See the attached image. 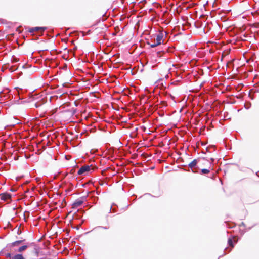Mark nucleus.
<instances>
[{"instance_id":"obj_1","label":"nucleus","mask_w":259,"mask_h":259,"mask_svg":"<svg viewBox=\"0 0 259 259\" xmlns=\"http://www.w3.org/2000/svg\"><path fill=\"white\" fill-rule=\"evenodd\" d=\"M67 82H66V107H71V109H66V123L73 121L71 117L74 115L76 112V109L74 106L76 107L77 99L75 98V96L77 95L67 87Z\"/></svg>"},{"instance_id":"obj_2","label":"nucleus","mask_w":259,"mask_h":259,"mask_svg":"<svg viewBox=\"0 0 259 259\" xmlns=\"http://www.w3.org/2000/svg\"><path fill=\"white\" fill-rule=\"evenodd\" d=\"M167 35V33L165 31H159L157 34L155 35L156 38L154 42L151 44L148 42V44L150 45L151 48H155L161 44H164L165 39L163 38L164 36Z\"/></svg>"},{"instance_id":"obj_3","label":"nucleus","mask_w":259,"mask_h":259,"mask_svg":"<svg viewBox=\"0 0 259 259\" xmlns=\"http://www.w3.org/2000/svg\"><path fill=\"white\" fill-rule=\"evenodd\" d=\"M76 165V163L74 158H71L70 156L66 155V166L68 167L66 169V176L68 173V170L71 168L70 172H72L74 170V167Z\"/></svg>"},{"instance_id":"obj_4","label":"nucleus","mask_w":259,"mask_h":259,"mask_svg":"<svg viewBox=\"0 0 259 259\" xmlns=\"http://www.w3.org/2000/svg\"><path fill=\"white\" fill-rule=\"evenodd\" d=\"M24 241V240H18L11 243H9L7 245L6 248L8 250L10 251V252H14V248L18 249L20 245Z\"/></svg>"},{"instance_id":"obj_5","label":"nucleus","mask_w":259,"mask_h":259,"mask_svg":"<svg viewBox=\"0 0 259 259\" xmlns=\"http://www.w3.org/2000/svg\"><path fill=\"white\" fill-rule=\"evenodd\" d=\"M200 161V159H194L191 162L188 164L189 168L191 169L193 173L198 172L199 168L197 166V163Z\"/></svg>"},{"instance_id":"obj_6","label":"nucleus","mask_w":259,"mask_h":259,"mask_svg":"<svg viewBox=\"0 0 259 259\" xmlns=\"http://www.w3.org/2000/svg\"><path fill=\"white\" fill-rule=\"evenodd\" d=\"M91 170H93L91 168V166L84 165L81 166L78 170L77 173L79 175H88Z\"/></svg>"},{"instance_id":"obj_7","label":"nucleus","mask_w":259,"mask_h":259,"mask_svg":"<svg viewBox=\"0 0 259 259\" xmlns=\"http://www.w3.org/2000/svg\"><path fill=\"white\" fill-rule=\"evenodd\" d=\"M6 257L11 259H25L22 254L18 253L12 256L10 252L6 254Z\"/></svg>"},{"instance_id":"obj_8","label":"nucleus","mask_w":259,"mask_h":259,"mask_svg":"<svg viewBox=\"0 0 259 259\" xmlns=\"http://www.w3.org/2000/svg\"><path fill=\"white\" fill-rule=\"evenodd\" d=\"M11 198V195L8 193H4L0 194V200L4 201H6L10 200Z\"/></svg>"},{"instance_id":"obj_9","label":"nucleus","mask_w":259,"mask_h":259,"mask_svg":"<svg viewBox=\"0 0 259 259\" xmlns=\"http://www.w3.org/2000/svg\"><path fill=\"white\" fill-rule=\"evenodd\" d=\"M28 248L27 245H22L18 248V249L14 248V252H22L23 251L25 250Z\"/></svg>"},{"instance_id":"obj_10","label":"nucleus","mask_w":259,"mask_h":259,"mask_svg":"<svg viewBox=\"0 0 259 259\" xmlns=\"http://www.w3.org/2000/svg\"><path fill=\"white\" fill-rule=\"evenodd\" d=\"M85 199V198H82L80 199H77L74 202V204L76 206H79L83 203Z\"/></svg>"},{"instance_id":"obj_11","label":"nucleus","mask_w":259,"mask_h":259,"mask_svg":"<svg viewBox=\"0 0 259 259\" xmlns=\"http://www.w3.org/2000/svg\"><path fill=\"white\" fill-rule=\"evenodd\" d=\"M45 29H46V28H45V27H33V28H31L30 29L29 31L30 32H33L35 31H37L39 30H42L44 31Z\"/></svg>"},{"instance_id":"obj_12","label":"nucleus","mask_w":259,"mask_h":259,"mask_svg":"<svg viewBox=\"0 0 259 259\" xmlns=\"http://www.w3.org/2000/svg\"><path fill=\"white\" fill-rule=\"evenodd\" d=\"M201 171L202 174H208L210 172V170L208 169L204 168L202 169Z\"/></svg>"},{"instance_id":"obj_13","label":"nucleus","mask_w":259,"mask_h":259,"mask_svg":"<svg viewBox=\"0 0 259 259\" xmlns=\"http://www.w3.org/2000/svg\"><path fill=\"white\" fill-rule=\"evenodd\" d=\"M228 243L229 245L230 246H231L232 248L234 247V245L233 244V241L231 238H229L228 240Z\"/></svg>"},{"instance_id":"obj_14","label":"nucleus","mask_w":259,"mask_h":259,"mask_svg":"<svg viewBox=\"0 0 259 259\" xmlns=\"http://www.w3.org/2000/svg\"><path fill=\"white\" fill-rule=\"evenodd\" d=\"M65 232H66V236H68L69 232H68V229H67L66 227Z\"/></svg>"},{"instance_id":"obj_15","label":"nucleus","mask_w":259,"mask_h":259,"mask_svg":"<svg viewBox=\"0 0 259 259\" xmlns=\"http://www.w3.org/2000/svg\"><path fill=\"white\" fill-rule=\"evenodd\" d=\"M65 192H66V195H67L68 194V190L66 189Z\"/></svg>"},{"instance_id":"obj_16","label":"nucleus","mask_w":259,"mask_h":259,"mask_svg":"<svg viewBox=\"0 0 259 259\" xmlns=\"http://www.w3.org/2000/svg\"><path fill=\"white\" fill-rule=\"evenodd\" d=\"M68 222H69V223L71 222V219L70 218H69L68 219Z\"/></svg>"},{"instance_id":"obj_17","label":"nucleus","mask_w":259,"mask_h":259,"mask_svg":"<svg viewBox=\"0 0 259 259\" xmlns=\"http://www.w3.org/2000/svg\"><path fill=\"white\" fill-rule=\"evenodd\" d=\"M67 133H68V129H67V128H66V134Z\"/></svg>"},{"instance_id":"obj_18","label":"nucleus","mask_w":259,"mask_h":259,"mask_svg":"<svg viewBox=\"0 0 259 259\" xmlns=\"http://www.w3.org/2000/svg\"><path fill=\"white\" fill-rule=\"evenodd\" d=\"M65 139H66V141L68 140V139H67V136H66V135Z\"/></svg>"},{"instance_id":"obj_19","label":"nucleus","mask_w":259,"mask_h":259,"mask_svg":"<svg viewBox=\"0 0 259 259\" xmlns=\"http://www.w3.org/2000/svg\"><path fill=\"white\" fill-rule=\"evenodd\" d=\"M68 215H66V221H67L66 219H67V218H68Z\"/></svg>"},{"instance_id":"obj_20","label":"nucleus","mask_w":259,"mask_h":259,"mask_svg":"<svg viewBox=\"0 0 259 259\" xmlns=\"http://www.w3.org/2000/svg\"><path fill=\"white\" fill-rule=\"evenodd\" d=\"M211 161L213 162L214 161V159L213 158H211Z\"/></svg>"},{"instance_id":"obj_21","label":"nucleus","mask_w":259,"mask_h":259,"mask_svg":"<svg viewBox=\"0 0 259 259\" xmlns=\"http://www.w3.org/2000/svg\"><path fill=\"white\" fill-rule=\"evenodd\" d=\"M65 201V198L63 199V202Z\"/></svg>"},{"instance_id":"obj_22","label":"nucleus","mask_w":259,"mask_h":259,"mask_svg":"<svg viewBox=\"0 0 259 259\" xmlns=\"http://www.w3.org/2000/svg\"><path fill=\"white\" fill-rule=\"evenodd\" d=\"M246 108L247 109H248V108H249L248 106H247V107H246Z\"/></svg>"},{"instance_id":"obj_23","label":"nucleus","mask_w":259,"mask_h":259,"mask_svg":"<svg viewBox=\"0 0 259 259\" xmlns=\"http://www.w3.org/2000/svg\"><path fill=\"white\" fill-rule=\"evenodd\" d=\"M246 108L247 109H248V108H249L248 106H247V107H246Z\"/></svg>"},{"instance_id":"obj_24","label":"nucleus","mask_w":259,"mask_h":259,"mask_svg":"<svg viewBox=\"0 0 259 259\" xmlns=\"http://www.w3.org/2000/svg\"><path fill=\"white\" fill-rule=\"evenodd\" d=\"M65 148H66V149H67V145H66Z\"/></svg>"},{"instance_id":"obj_25","label":"nucleus","mask_w":259,"mask_h":259,"mask_svg":"<svg viewBox=\"0 0 259 259\" xmlns=\"http://www.w3.org/2000/svg\"><path fill=\"white\" fill-rule=\"evenodd\" d=\"M112 209V207L111 206L110 207V211H111V209Z\"/></svg>"},{"instance_id":"obj_26","label":"nucleus","mask_w":259,"mask_h":259,"mask_svg":"<svg viewBox=\"0 0 259 259\" xmlns=\"http://www.w3.org/2000/svg\"><path fill=\"white\" fill-rule=\"evenodd\" d=\"M242 224L243 225H244V223H243V222L242 223Z\"/></svg>"},{"instance_id":"obj_27","label":"nucleus","mask_w":259,"mask_h":259,"mask_svg":"<svg viewBox=\"0 0 259 259\" xmlns=\"http://www.w3.org/2000/svg\"><path fill=\"white\" fill-rule=\"evenodd\" d=\"M65 249H66V252L67 251V248L66 247L65 248Z\"/></svg>"},{"instance_id":"obj_28","label":"nucleus","mask_w":259,"mask_h":259,"mask_svg":"<svg viewBox=\"0 0 259 259\" xmlns=\"http://www.w3.org/2000/svg\"><path fill=\"white\" fill-rule=\"evenodd\" d=\"M65 35H66V36L67 35V33H66H66H65Z\"/></svg>"}]
</instances>
